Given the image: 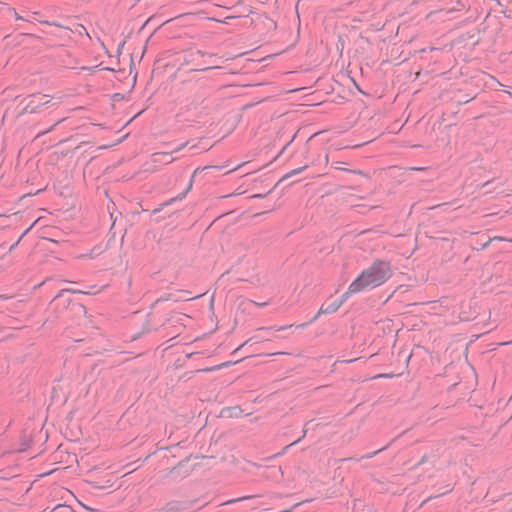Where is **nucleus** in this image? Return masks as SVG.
I'll use <instances>...</instances> for the list:
<instances>
[{
	"mask_svg": "<svg viewBox=\"0 0 512 512\" xmlns=\"http://www.w3.org/2000/svg\"><path fill=\"white\" fill-rule=\"evenodd\" d=\"M392 275L393 271L390 262L376 260L368 268L364 269L349 285L347 292L344 293V297L348 298L352 294L379 287L388 281Z\"/></svg>",
	"mask_w": 512,
	"mask_h": 512,
	"instance_id": "1",
	"label": "nucleus"
},
{
	"mask_svg": "<svg viewBox=\"0 0 512 512\" xmlns=\"http://www.w3.org/2000/svg\"><path fill=\"white\" fill-rule=\"evenodd\" d=\"M242 499H243V498H239V499H236V501H239V500H242ZM233 502H235V500H230V501H228L227 503H233Z\"/></svg>",
	"mask_w": 512,
	"mask_h": 512,
	"instance_id": "6",
	"label": "nucleus"
},
{
	"mask_svg": "<svg viewBox=\"0 0 512 512\" xmlns=\"http://www.w3.org/2000/svg\"><path fill=\"white\" fill-rule=\"evenodd\" d=\"M348 298H345L344 297V294L341 296L340 299H336L334 300L333 302H331L330 304H327V305H323L321 308H320V311L319 313H323V314H331V313H334L336 312L340 307L341 305L347 300Z\"/></svg>",
	"mask_w": 512,
	"mask_h": 512,
	"instance_id": "2",
	"label": "nucleus"
},
{
	"mask_svg": "<svg viewBox=\"0 0 512 512\" xmlns=\"http://www.w3.org/2000/svg\"><path fill=\"white\" fill-rule=\"evenodd\" d=\"M152 159L154 163H170L173 161V157L169 153H155Z\"/></svg>",
	"mask_w": 512,
	"mask_h": 512,
	"instance_id": "3",
	"label": "nucleus"
},
{
	"mask_svg": "<svg viewBox=\"0 0 512 512\" xmlns=\"http://www.w3.org/2000/svg\"><path fill=\"white\" fill-rule=\"evenodd\" d=\"M378 377H387V375H382V374H379Z\"/></svg>",
	"mask_w": 512,
	"mask_h": 512,
	"instance_id": "7",
	"label": "nucleus"
},
{
	"mask_svg": "<svg viewBox=\"0 0 512 512\" xmlns=\"http://www.w3.org/2000/svg\"><path fill=\"white\" fill-rule=\"evenodd\" d=\"M299 441H300V439H298V440L294 441V442H293V443H291L290 445H287V446L284 448V451H283L281 454H283V453H284L288 448H290V446H292V445L296 444V443H297V442H299Z\"/></svg>",
	"mask_w": 512,
	"mask_h": 512,
	"instance_id": "5",
	"label": "nucleus"
},
{
	"mask_svg": "<svg viewBox=\"0 0 512 512\" xmlns=\"http://www.w3.org/2000/svg\"><path fill=\"white\" fill-rule=\"evenodd\" d=\"M303 169H304V168L295 169V170H293L290 174H291V175H296V174L300 173Z\"/></svg>",
	"mask_w": 512,
	"mask_h": 512,
	"instance_id": "4",
	"label": "nucleus"
}]
</instances>
